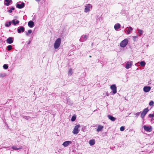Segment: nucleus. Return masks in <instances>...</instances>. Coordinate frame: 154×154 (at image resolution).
I'll list each match as a JSON object with an SVG mask.
<instances>
[{"label": "nucleus", "mask_w": 154, "mask_h": 154, "mask_svg": "<svg viewBox=\"0 0 154 154\" xmlns=\"http://www.w3.org/2000/svg\"><path fill=\"white\" fill-rule=\"evenodd\" d=\"M61 39L60 38H57L55 41L54 45V48L55 49L58 48L60 45Z\"/></svg>", "instance_id": "nucleus-1"}, {"label": "nucleus", "mask_w": 154, "mask_h": 154, "mask_svg": "<svg viewBox=\"0 0 154 154\" xmlns=\"http://www.w3.org/2000/svg\"><path fill=\"white\" fill-rule=\"evenodd\" d=\"M128 42V39L125 38L120 43V45L121 47L124 48L127 45Z\"/></svg>", "instance_id": "nucleus-2"}, {"label": "nucleus", "mask_w": 154, "mask_h": 154, "mask_svg": "<svg viewBox=\"0 0 154 154\" xmlns=\"http://www.w3.org/2000/svg\"><path fill=\"white\" fill-rule=\"evenodd\" d=\"M143 127L145 131L146 132H150L152 131V128L151 126L144 125Z\"/></svg>", "instance_id": "nucleus-3"}, {"label": "nucleus", "mask_w": 154, "mask_h": 154, "mask_svg": "<svg viewBox=\"0 0 154 154\" xmlns=\"http://www.w3.org/2000/svg\"><path fill=\"white\" fill-rule=\"evenodd\" d=\"M25 6V3L24 2H18L16 4V7L19 9L23 8Z\"/></svg>", "instance_id": "nucleus-4"}, {"label": "nucleus", "mask_w": 154, "mask_h": 154, "mask_svg": "<svg viewBox=\"0 0 154 154\" xmlns=\"http://www.w3.org/2000/svg\"><path fill=\"white\" fill-rule=\"evenodd\" d=\"M80 127V125H78L75 126L74 130L72 131V133L74 134H77L79 131L80 130L79 128Z\"/></svg>", "instance_id": "nucleus-5"}, {"label": "nucleus", "mask_w": 154, "mask_h": 154, "mask_svg": "<svg viewBox=\"0 0 154 154\" xmlns=\"http://www.w3.org/2000/svg\"><path fill=\"white\" fill-rule=\"evenodd\" d=\"M92 8V6L90 4H86L85 6L84 11L86 12H88Z\"/></svg>", "instance_id": "nucleus-6"}, {"label": "nucleus", "mask_w": 154, "mask_h": 154, "mask_svg": "<svg viewBox=\"0 0 154 154\" xmlns=\"http://www.w3.org/2000/svg\"><path fill=\"white\" fill-rule=\"evenodd\" d=\"M88 38V35H83L81 36L79 41L81 42H84L86 41Z\"/></svg>", "instance_id": "nucleus-7"}, {"label": "nucleus", "mask_w": 154, "mask_h": 154, "mask_svg": "<svg viewBox=\"0 0 154 154\" xmlns=\"http://www.w3.org/2000/svg\"><path fill=\"white\" fill-rule=\"evenodd\" d=\"M149 110L148 109V108H146L142 112L141 114V117L143 119L144 118L145 116L147 113V112L149 111Z\"/></svg>", "instance_id": "nucleus-8"}, {"label": "nucleus", "mask_w": 154, "mask_h": 154, "mask_svg": "<svg viewBox=\"0 0 154 154\" xmlns=\"http://www.w3.org/2000/svg\"><path fill=\"white\" fill-rule=\"evenodd\" d=\"M110 89L112 90L113 94H115L117 92V87L116 85L114 84L111 85Z\"/></svg>", "instance_id": "nucleus-9"}, {"label": "nucleus", "mask_w": 154, "mask_h": 154, "mask_svg": "<svg viewBox=\"0 0 154 154\" xmlns=\"http://www.w3.org/2000/svg\"><path fill=\"white\" fill-rule=\"evenodd\" d=\"M132 64L133 62L132 61L127 62L126 64L125 68L127 69H129L131 67Z\"/></svg>", "instance_id": "nucleus-10"}, {"label": "nucleus", "mask_w": 154, "mask_h": 154, "mask_svg": "<svg viewBox=\"0 0 154 154\" xmlns=\"http://www.w3.org/2000/svg\"><path fill=\"white\" fill-rule=\"evenodd\" d=\"M151 89V87L150 86H145L143 88V91L145 92H149Z\"/></svg>", "instance_id": "nucleus-11"}, {"label": "nucleus", "mask_w": 154, "mask_h": 154, "mask_svg": "<svg viewBox=\"0 0 154 154\" xmlns=\"http://www.w3.org/2000/svg\"><path fill=\"white\" fill-rule=\"evenodd\" d=\"M71 143L72 142L71 141H67L64 142L62 145L65 147H66Z\"/></svg>", "instance_id": "nucleus-12"}, {"label": "nucleus", "mask_w": 154, "mask_h": 154, "mask_svg": "<svg viewBox=\"0 0 154 154\" xmlns=\"http://www.w3.org/2000/svg\"><path fill=\"white\" fill-rule=\"evenodd\" d=\"M24 28L22 26H20L17 29V31L18 33H21V32H24Z\"/></svg>", "instance_id": "nucleus-13"}, {"label": "nucleus", "mask_w": 154, "mask_h": 154, "mask_svg": "<svg viewBox=\"0 0 154 154\" xmlns=\"http://www.w3.org/2000/svg\"><path fill=\"white\" fill-rule=\"evenodd\" d=\"M121 27V25L119 23L116 24L114 26V28L116 30H117Z\"/></svg>", "instance_id": "nucleus-14"}, {"label": "nucleus", "mask_w": 154, "mask_h": 154, "mask_svg": "<svg viewBox=\"0 0 154 154\" xmlns=\"http://www.w3.org/2000/svg\"><path fill=\"white\" fill-rule=\"evenodd\" d=\"M8 44H11L13 42V38L12 37H9L6 40Z\"/></svg>", "instance_id": "nucleus-15"}, {"label": "nucleus", "mask_w": 154, "mask_h": 154, "mask_svg": "<svg viewBox=\"0 0 154 154\" xmlns=\"http://www.w3.org/2000/svg\"><path fill=\"white\" fill-rule=\"evenodd\" d=\"M12 148L14 150H17L18 149H20L22 148V146H19L18 147H17L16 145H14L12 147Z\"/></svg>", "instance_id": "nucleus-16"}, {"label": "nucleus", "mask_w": 154, "mask_h": 154, "mask_svg": "<svg viewBox=\"0 0 154 154\" xmlns=\"http://www.w3.org/2000/svg\"><path fill=\"white\" fill-rule=\"evenodd\" d=\"M5 2H4V4L6 6H8L10 5V3H12V0H5Z\"/></svg>", "instance_id": "nucleus-17"}, {"label": "nucleus", "mask_w": 154, "mask_h": 154, "mask_svg": "<svg viewBox=\"0 0 154 154\" xmlns=\"http://www.w3.org/2000/svg\"><path fill=\"white\" fill-rule=\"evenodd\" d=\"M28 26L30 28H32L34 26V23L32 21H30L28 23Z\"/></svg>", "instance_id": "nucleus-18"}, {"label": "nucleus", "mask_w": 154, "mask_h": 154, "mask_svg": "<svg viewBox=\"0 0 154 154\" xmlns=\"http://www.w3.org/2000/svg\"><path fill=\"white\" fill-rule=\"evenodd\" d=\"M128 28V29L126 30H127V34H129L131 33V32L133 30V28L131 27H127V29Z\"/></svg>", "instance_id": "nucleus-19"}, {"label": "nucleus", "mask_w": 154, "mask_h": 154, "mask_svg": "<svg viewBox=\"0 0 154 154\" xmlns=\"http://www.w3.org/2000/svg\"><path fill=\"white\" fill-rule=\"evenodd\" d=\"M108 117L110 120L112 121H114L116 119L115 118L110 115H108Z\"/></svg>", "instance_id": "nucleus-20"}, {"label": "nucleus", "mask_w": 154, "mask_h": 154, "mask_svg": "<svg viewBox=\"0 0 154 154\" xmlns=\"http://www.w3.org/2000/svg\"><path fill=\"white\" fill-rule=\"evenodd\" d=\"M103 128V126L100 125H98L97 128V131L99 132L101 131Z\"/></svg>", "instance_id": "nucleus-21"}, {"label": "nucleus", "mask_w": 154, "mask_h": 154, "mask_svg": "<svg viewBox=\"0 0 154 154\" xmlns=\"http://www.w3.org/2000/svg\"><path fill=\"white\" fill-rule=\"evenodd\" d=\"M11 23L13 24L14 25H16L17 24H18L19 23V21L18 20H17L15 21V20H13L11 21Z\"/></svg>", "instance_id": "nucleus-22"}, {"label": "nucleus", "mask_w": 154, "mask_h": 154, "mask_svg": "<svg viewBox=\"0 0 154 154\" xmlns=\"http://www.w3.org/2000/svg\"><path fill=\"white\" fill-rule=\"evenodd\" d=\"M95 143V141L94 139L90 140L89 141V144L91 146L94 145Z\"/></svg>", "instance_id": "nucleus-23"}, {"label": "nucleus", "mask_w": 154, "mask_h": 154, "mask_svg": "<svg viewBox=\"0 0 154 154\" xmlns=\"http://www.w3.org/2000/svg\"><path fill=\"white\" fill-rule=\"evenodd\" d=\"M141 66L144 67L145 66L146 63L144 61H143L139 62Z\"/></svg>", "instance_id": "nucleus-24"}, {"label": "nucleus", "mask_w": 154, "mask_h": 154, "mask_svg": "<svg viewBox=\"0 0 154 154\" xmlns=\"http://www.w3.org/2000/svg\"><path fill=\"white\" fill-rule=\"evenodd\" d=\"M11 22L9 21V22H6L5 23V26L6 27H8L11 24Z\"/></svg>", "instance_id": "nucleus-25"}, {"label": "nucleus", "mask_w": 154, "mask_h": 154, "mask_svg": "<svg viewBox=\"0 0 154 154\" xmlns=\"http://www.w3.org/2000/svg\"><path fill=\"white\" fill-rule=\"evenodd\" d=\"M138 33L139 34L140 36H141L143 33V31L141 29H139L138 30Z\"/></svg>", "instance_id": "nucleus-26"}, {"label": "nucleus", "mask_w": 154, "mask_h": 154, "mask_svg": "<svg viewBox=\"0 0 154 154\" xmlns=\"http://www.w3.org/2000/svg\"><path fill=\"white\" fill-rule=\"evenodd\" d=\"M138 36V35L137 36H133V40L134 41H136L137 40V38Z\"/></svg>", "instance_id": "nucleus-27"}, {"label": "nucleus", "mask_w": 154, "mask_h": 154, "mask_svg": "<svg viewBox=\"0 0 154 154\" xmlns=\"http://www.w3.org/2000/svg\"><path fill=\"white\" fill-rule=\"evenodd\" d=\"M15 9V8H14L13 7H11L10 9L9 10H8V11L10 13H11V12H12V10H14Z\"/></svg>", "instance_id": "nucleus-28"}, {"label": "nucleus", "mask_w": 154, "mask_h": 154, "mask_svg": "<svg viewBox=\"0 0 154 154\" xmlns=\"http://www.w3.org/2000/svg\"><path fill=\"white\" fill-rule=\"evenodd\" d=\"M32 31L31 30V29H29V30H28V31L27 32H26V35L27 36H28L29 35V34H30L32 33Z\"/></svg>", "instance_id": "nucleus-29"}, {"label": "nucleus", "mask_w": 154, "mask_h": 154, "mask_svg": "<svg viewBox=\"0 0 154 154\" xmlns=\"http://www.w3.org/2000/svg\"><path fill=\"white\" fill-rule=\"evenodd\" d=\"M72 74V69H70L69 70L68 74L69 75H71Z\"/></svg>", "instance_id": "nucleus-30"}, {"label": "nucleus", "mask_w": 154, "mask_h": 154, "mask_svg": "<svg viewBox=\"0 0 154 154\" xmlns=\"http://www.w3.org/2000/svg\"><path fill=\"white\" fill-rule=\"evenodd\" d=\"M76 117L75 116H73L71 119V120L72 122H73L75 120Z\"/></svg>", "instance_id": "nucleus-31"}, {"label": "nucleus", "mask_w": 154, "mask_h": 154, "mask_svg": "<svg viewBox=\"0 0 154 154\" xmlns=\"http://www.w3.org/2000/svg\"><path fill=\"white\" fill-rule=\"evenodd\" d=\"M3 67L5 69H7L8 68V66L7 64H4Z\"/></svg>", "instance_id": "nucleus-32"}, {"label": "nucleus", "mask_w": 154, "mask_h": 154, "mask_svg": "<svg viewBox=\"0 0 154 154\" xmlns=\"http://www.w3.org/2000/svg\"><path fill=\"white\" fill-rule=\"evenodd\" d=\"M7 48L8 50V51H10L12 49V47L11 45H9L7 46Z\"/></svg>", "instance_id": "nucleus-33"}, {"label": "nucleus", "mask_w": 154, "mask_h": 154, "mask_svg": "<svg viewBox=\"0 0 154 154\" xmlns=\"http://www.w3.org/2000/svg\"><path fill=\"white\" fill-rule=\"evenodd\" d=\"M23 118L25 119H26V120H29L30 119H31L30 117L29 116H24L23 117Z\"/></svg>", "instance_id": "nucleus-34"}, {"label": "nucleus", "mask_w": 154, "mask_h": 154, "mask_svg": "<svg viewBox=\"0 0 154 154\" xmlns=\"http://www.w3.org/2000/svg\"><path fill=\"white\" fill-rule=\"evenodd\" d=\"M154 104V102L152 101H150V102L149 103V105L150 106H152Z\"/></svg>", "instance_id": "nucleus-35"}, {"label": "nucleus", "mask_w": 154, "mask_h": 154, "mask_svg": "<svg viewBox=\"0 0 154 154\" xmlns=\"http://www.w3.org/2000/svg\"><path fill=\"white\" fill-rule=\"evenodd\" d=\"M125 127L124 126H122L120 128V130L121 131H123L125 130Z\"/></svg>", "instance_id": "nucleus-36"}, {"label": "nucleus", "mask_w": 154, "mask_h": 154, "mask_svg": "<svg viewBox=\"0 0 154 154\" xmlns=\"http://www.w3.org/2000/svg\"><path fill=\"white\" fill-rule=\"evenodd\" d=\"M153 116H154V114H150L149 115V118H152Z\"/></svg>", "instance_id": "nucleus-37"}, {"label": "nucleus", "mask_w": 154, "mask_h": 154, "mask_svg": "<svg viewBox=\"0 0 154 154\" xmlns=\"http://www.w3.org/2000/svg\"><path fill=\"white\" fill-rule=\"evenodd\" d=\"M140 112H137L135 114V115L136 116H137V117L139 115H140Z\"/></svg>", "instance_id": "nucleus-38"}, {"label": "nucleus", "mask_w": 154, "mask_h": 154, "mask_svg": "<svg viewBox=\"0 0 154 154\" xmlns=\"http://www.w3.org/2000/svg\"><path fill=\"white\" fill-rule=\"evenodd\" d=\"M86 128V127H84V128H82V131L84 132H85V131H84V129H85V128Z\"/></svg>", "instance_id": "nucleus-39"}, {"label": "nucleus", "mask_w": 154, "mask_h": 154, "mask_svg": "<svg viewBox=\"0 0 154 154\" xmlns=\"http://www.w3.org/2000/svg\"><path fill=\"white\" fill-rule=\"evenodd\" d=\"M35 1L37 2H39L40 1V0H35Z\"/></svg>", "instance_id": "nucleus-40"}, {"label": "nucleus", "mask_w": 154, "mask_h": 154, "mask_svg": "<svg viewBox=\"0 0 154 154\" xmlns=\"http://www.w3.org/2000/svg\"><path fill=\"white\" fill-rule=\"evenodd\" d=\"M30 41H29L28 43V44H29L30 43Z\"/></svg>", "instance_id": "nucleus-41"}, {"label": "nucleus", "mask_w": 154, "mask_h": 154, "mask_svg": "<svg viewBox=\"0 0 154 154\" xmlns=\"http://www.w3.org/2000/svg\"><path fill=\"white\" fill-rule=\"evenodd\" d=\"M89 57H91V55H90V56H89Z\"/></svg>", "instance_id": "nucleus-42"}, {"label": "nucleus", "mask_w": 154, "mask_h": 154, "mask_svg": "<svg viewBox=\"0 0 154 154\" xmlns=\"http://www.w3.org/2000/svg\"><path fill=\"white\" fill-rule=\"evenodd\" d=\"M93 43H92V45H93Z\"/></svg>", "instance_id": "nucleus-43"}, {"label": "nucleus", "mask_w": 154, "mask_h": 154, "mask_svg": "<svg viewBox=\"0 0 154 154\" xmlns=\"http://www.w3.org/2000/svg\"><path fill=\"white\" fill-rule=\"evenodd\" d=\"M122 28H124V26H123Z\"/></svg>", "instance_id": "nucleus-44"}, {"label": "nucleus", "mask_w": 154, "mask_h": 154, "mask_svg": "<svg viewBox=\"0 0 154 154\" xmlns=\"http://www.w3.org/2000/svg\"><path fill=\"white\" fill-rule=\"evenodd\" d=\"M107 96H108V94H107Z\"/></svg>", "instance_id": "nucleus-45"}]
</instances>
